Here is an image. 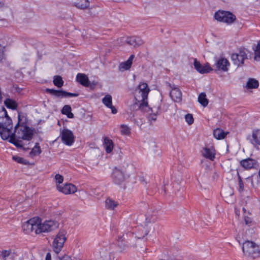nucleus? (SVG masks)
I'll return each mask as SVG.
<instances>
[{
    "label": "nucleus",
    "instance_id": "f257e3e1",
    "mask_svg": "<svg viewBox=\"0 0 260 260\" xmlns=\"http://www.w3.org/2000/svg\"><path fill=\"white\" fill-rule=\"evenodd\" d=\"M12 127L9 130L10 132L9 136L8 137L9 142L13 143L18 148H21L23 146L22 142L19 139L29 141L33 136L34 132L27 126H18L15 125L14 133H12Z\"/></svg>",
    "mask_w": 260,
    "mask_h": 260
},
{
    "label": "nucleus",
    "instance_id": "f03ea898",
    "mask_svg": "<svg viewBox=\"0 0 260 260\" xmlns=\"http://www.w3.org/2000/svg\"><path fill=\"white\" fill-rule=\"evenodd\" d=\"M150 89L147 83H140L135 90V99L139 103V108L144 109L148 105L147 96Z\"/></svg>",
    "mask_w": 260,
    "mask_h": 260
},
{
    "label": "nucleus",
    "instance_id": "7ed1b4c3",
    "mask_svg": "<svg viewBox=\"0 0 260 260\" xmlns=\"http://www.w3.org/2000/svg\"><path fill=\"white\" fill-rule=\"evenodd\" d=\"M242 250L245 256L252 259L260 256L259 246L253 241H245L243 244Z\"/></svg>",
    "mask_w": 260,
    "mask_h": 260
},
{
    "label": "nucleus",
    "instance_id": "20e7f679",
    "mask_svg": "<svg viewBox=\"0 0 260 260\" xmlns=\"http://www.w3.org/2000/svg\"><path fill=\"white\" fill-rule=\"evenodd\" d=\"M40 218L35 217L30 218L29 220L23 223L22 228V230L26 234H30L33 232L36 234H39Z\"/></svg>",
    "mask_w": 260,
    "mask_h": 260
},
{
    "label": "nucleus",
    "instance_id": "39448f33",
    "mask_svg": "<svg viewBox=\"0 0 260 260\" xmlns=\"http://www.w3.org/2000/svg\"><path fill=\"white\" fill-rule=\"evenodd\" d=\"M215 19L218 21L228 24L233 23L236 20V16L229 11L219 10L214 14Z\"/></svg>",
    "mask_w": 260,
    "mask_h": 260
},
{
    "label": "nucleus",
    "instance_id": "423d86ee",
    "mask_svg": "<svg viewBox=\"0 0 260 260\" xmlns=\"http://www.w3.org/2000/svg\"><path fill=\"white\" fill-rule=\"evenodd\" d=\"M66 239L67 238L64 231H59L55 236L53 241L52 246L53 251L56 254H58L61 250Z\"/></svg>",
    "mask_w": 260,
    "mask_h": 260
},
{
    "label": "nucleus",
    "instance_id": "0eeeda50",
    "mask_svg": "<svg viewBox=\"0 0 260 260\" xmlns=\"http://www.w3.org/2000/svg\"><path fill=\"white\" fill-rule=\"evenodd\" d=\"M58 222L55 220H48L42 223L41 219L40 218L39 230H38V231L39 232V234L49 232L58 228Z\"/></svg>",
    "mask_w": 260,
    "mask_h": 260
},
{
    "label": "nucleus",
    "instance_id": "6e6552de",
    "mask_svg": "<svg viewBox=\"0 0 260 260\" xmlns=\"http://www.w3.org/2000/svg\"><path fill=\"white\" fill-rule=\"evenodd\" d=\"M4 118H2L0 121V136L3 140H7L9 136V130L12 127V120L6 118V122H3Z\"/></svg>",
    "mask_w": 260,
    "mask_h": 260
},
{
    "label": "nucleus",
    "instance_id": "1a4fd4ad",
    "mask_svg": "<svg viewBox=\"0 0 260 260\" xmlns=\"http://www.w3.org/2000/svg\"><path fill=\"white\" fill-rule=\"evenodd\" d=\"M231 58L235 64L240 66L242 65L244 60L247 59V53L244 49H241L238 53L232 54Z\"/></svg>",
    "mask_w": 260,
    "mask_h": 260
},
{
    "label": "nucleus",
    "instance_id": "9d476101",
    "mask_svg": "<svg viewBox=\"0 0 260 260\" xmlns=\"http://www.w3.org/2000/svg\"><path fill=\"white\" fill-rule=\"evenodd\" d=\"M62 141L67 145L71 146L74 142V136L73 132L68 129H63L60 134Z\"/></svg>",
    "mask_w": 260,
    "mask_h": 260
},
{
    "label": "nucleus",
    "instance_id": "9b49d317",
    "mask_svg": "<svg viewBox=\"0 0 260 260\" xmlns=\"http://www.w3.org/2000/svg\"><path fill=\"white\" fill-rule=\"evenodd\" d=\"M56 188L59 192L64 194L74 193L77 190L76 186L71 183H66L64 185L57 184Z\"/></svg>",
    "mask_w": 260,
    "mask_h": 260
},
{
    "label": "nucleus",
    "instance_id": "f8f14e48",
    "mask_svg": "<svg viewBox=\"0 0 260 260\" xmlns=\"http://www.w3.org/2000/svg\"><path fill=\"white\" fill-rule=\"evenodd\" d=\"M46 91L47 93L54 95L56 97L58 98H63V97H69V96H78V94L77 93H73L71 92H68L64 90H55L53 89H49L47 88L46 89Z\"/></svg>",
    "mask_w": 260,
    "mask_h": 260
},
{
    "label": "nucleus",
    "instance_id": "ddd939ff",
    "mask_svg": "<svg viewBox=\"0 0 260 260\" xmlns=\"http://www.w3.org/2000/svg\"><path fill=\"white\" fill-rule=\"evenodd\" d=\"M112 178L115 184L119 185L125 181V176L123 172L116 168L113 171Z\"/></svg>",
    "mask_w": 260,
    "mask_h": 260
},
{
    "label": "nucleus",
    "instance_id": "4468645a",
    "mask_svg": "<svg viewBox=\"0 0 260 260\" xmlns=\"http://www.w3.org/2000/svg\"><path fill=\"white\" fill-rule=\"evenodd\" d=\"M193 65L196 70L201 74H205L209 73L212 70V68L210 67L209 63H206L205 65L201 64L197 58H194Z\"/></svg>",
    "mask_w": 260,
    "mask_h": 260
},
{
    "label": "nucleus",
    "instance_id": "2eb2a0df",
    "mask_svg": "<svg viewBox=\"0 0 260 260\" xmlns=\"http://www.w3.org/2000/svg\"><path fill=\"white\" fill-rule=\"evenodd\" d=\"M170 88H172L170 93V95L172 99L176 102H180L182 100V92L180 90L174 85L171 86L170 84Z\"/></svg>",
    "mask_w": 260,
    "mask_h": 260
},
{
    "label": "nucleus",
    "instance_id": "dca6fc26",
    "mask_svg": "<svg viewBox=\"0 0 260 260\" xmlns=\"http://www.w3.org/2000/svg\"><path fill=\"white\" fill-rule=\"evenodd\" d=\"M230 63L225 58L221 57L216 62L215 66L218 70L226 72L229 70Z\"/></svg>",
    "mask_w": 260,
    "mask_h": 260
},
{
    "label": "nucleus",
    "instance_id": "f3484780",
    "mask_svg": "<svg viewBox=\"0 0 260 260\" xmlns=\"http://www.w3.org/2000/svg\"><path fill=\"white\" fill-rule=\"evenodd\" d=\"M202 155L206 158L213 160L215 158V150L213 147L204 148L202 150Z\"/></svg>",
    "mask_w": 260,
    "mask_h": 260
},
{
    "label": "nucleus",
    "instance_id": "a211bd4d",
    "mask_svg": "<svg viewBox=\"0 0 260 260\" xmlns=\"http://www.w3.org/2000/svg\"><path fill=\"white\" fill-rule=\"evenodd\" d=\"M76 80L82 85L85 87L90 86V81L87 75L82 73H78L76 76Z\"/></svg>",
    "mask_w": 260,
    "mask_h": 260
},
{
    "label": "nucleus",
    "instance_id": "6ab92c4d",
    "mask_svg": "<svg viewBox=\"0 0 260 260\" xmlns=\"http://www.w3.org/2000/svg\"><path fill=\"white\" fill-rule=\"evenodd\" d=\"M250 140L253 145L260 146V129L252 132Z\"/></svg>",
    "mask_w": 260,
    "mask_h": 260
},
{
    "label": "nucleus",
    "instance_id": "aec40b11",
    "mask_svg": "<svg viewBox=\"0 0 260 260\" xmlns=\"http://www.w3.org/2000/svg\"><path fill=\"white\" fill-rule=\"evenodd\" d=\"M112 100L111 95L107 94L103 99L102 102L106 106L111 109L113 114H116L117 113V110L112 106Z\"/></svg>",
    "mask_w": 260,
    "mask_h": 260
},
{
    "label": "nucleus",
    "instance_id": "412c9836",
    "mask_svg": "<svg viewBox=\"0 0 260 260\" xmlns=\"http://www.w3.org/2000/svg\"><path fill=\"white\" fill-rule=\"evenodd\" d=\"M135 57L134 55H131L129 58L126 61L121 62L119 66L120 71H125L129 70L132 64L133 60Z\"/></svg>",
    "mask_w": 260,
    "mask_h": 260
},
{
    "label": "nucleus",
    "instance_id": "4be33fe9",
    "mask_svg": "<svg viewBox=\"0 0 260 260\" xmlns=\"http://www.w3.org/2000/svg\"><path fill=\"white\" fill-rule=\"evenodd\" d=\"M126 43L134 47H137L143 44V40L137 37H131L126 40Z\"/></svg>",
    "mask_w": 260,
    "mask_h": 260
},
{
    "label": "nucleus",
    "instance_id": "5701e85b",
    "mask_svg": "<svg viewBox=\"0 0 260 260\" xmlns=\"http://www.w3.org/2000/svg\"><path fill=\"white\" fill-rule=\"evenodd\" d=\"M241 166L245 169H250L254 167L255 164L254 160L251 158H247L240 161Z\"/></svg>",
    "mask_w": 260,
    "mask_h": 260
},
{
    "label": "nucleus",
    "instance_id": "b1692460",
    "mask_svg": "<svg viewBox=\"0 0 260 260\" xmlns=\"http://www.w3.org/2000/svg\"><path fill=\"white\" fill-rule=\"evenodd\" d=\"M73 4L79 9H84L89 7V2L88 0H75Z\"/></svg>",
    "mask_w": 260,
    "mask_h": 260
},
{
    "label": "nucleus",
    "instance_id": "393cba45",
    "mask_svg": "<svg viewBox=\"0 0 260 260\" xmlns=\"http://www.w3.org/2000/svg\"><path fill=\"white\" fill-rule=\"evenodd\" d=\"M104 146L107 153L111 152L113 149V143L112 141L108 137L104 138Z\"/></svg>",
    "mask_w": 260,
    "mask_h": 260
},
{
    "label": "nucleus",
    "instance_id": "a878e982",
    "mask_svg": "<svg viewBox=\"0 0 260 260\" xmlns=\"http://www.w3.org/2000/svg\"><path fill=\"white\" fill-rule=\"evenodd\" d=\"M160 107L158 105L157 106H154L151 108L152 112H154L153 114H150L149 116V119L150 121H155L157 118V115L160 112Z\"/></svg>",
    "mask_w": 260,
    "mask_h": 260
},
{
    "label": "nucleus",
    "instance_id": "bb28decb",
    "mask_svg": "<svg viewBox=\"0 0 260 260\" xmlns=\"http://www.w3.org/2000/svg\"><path fill=\"white\" fill-rule=\"evenodd\" d=\"M228 134V132H224L220 128H216L213 132L214 137L217 140L224 139Z\"/></svg>",
    "mask_w": 260,
    "mask_h": 260
},
{
    "label": "nucleus",
    "instance_id": "cd10ccee",
    "mask_svg": "<svg viewBox=\"0 0 260 260\" xmlns=\"http://www.w3.org/2000/svg\"><path fill=\"white\" fill-rule=\"evenodd\" d=\"M18 121L16 125L18 126H27V119L25 114L19 113L18 114Z\"/></svg>",
    "mask_w": 260,
    "mask_h": 260
},
{
    "label": "nucleus",
    "instance_id": "c85d7f7f",
    "mask_svg": "<svg viewBox=\"0 0 260 260\" xmlns=\"http://www.w3.org/2000/svg\"><path fill=\"white\" fill-rule=\"evenodd\" d=\"M118 205V203L111 199L108 198L105 201V206L107 209L113 210Z\"/></svg>",
    "mask_w": 260,
    "mask_h": 260
},
{
    "label": "nucleus",
    "instance_id": "c756f323",
    "mask_svg": "<svg viewBox=\"0 0 260 260\" xmlns=\"http://www.w3.org/2000/svg\"><path fill=\"white\" fill-rule=\"evenodd\" d=\"M4 103L8 108L16 109L17 107V102L10 98L6 99L4 102Z\"/></svg>",
    "mask_w": 260,
    "mask_h": 260
},
{
    "label": "nucleus",
    "instance_id": "7c9ffc66",
    "mask_svg": "<svg viewBox=\"0 0 260 260\" xmlns=\"http://www.w3.org/2000/svg\"><path fill=\"white\" fill-rule=\"evenodd\" d=\"M0 257L3 260H7L8 258L12 255L13 253L11 249H2L0 251Z\"/></svg>",
    "mask_w": 260,
    "mask_h": 260
},
{
    "label": "nucleus",
    "instance_id": "2f4dec72",
    "mask_svg": "<svg viewBox=\"0 0 260 260\" xmlns=\"http://www.w3.org/2000/svg\"><path fill=\"white\" fill-rule=\"evenodd\" d=\"M72 108L69 105H65L63 106L61 110V113L63 114L66 115L69 118L74 117V114L71 112Z\"/></svg>",
    "mask_w": 260,
    "mask_h": 260
},
{
    "label": "nucleus",
    "instance_id": "473e14b6",
    "mask_svg": "<svg viewBox=\"0 0 260 260\" xmlns=\"http://www.w3.org/2000/svg\"><path fill=\"white\" fill-rule=\"evenodd\" d=\"M41 152L42 151L39 146V144L37 143L30 152L29 155L33 157L41 154Z\"/></svg>",
    "mask_w": 260,
    "mask_h": 260
},
{
    "label": "nucleus",
    "instance_id": "72a5a7b5",
    "mask_svg": "<svg viewBox=\"0 0 260 260\" xmlns=\"http://www.w3.org/2000/svg\"><path fill=\"white\" fill-rule=\"evenodd\" d=\"M198 102L204 107H206L208 104V100L206 98L205 93L202 92L199 95Z\"/></svg>",
    "mask_w": 260,
    "mask_h": 260
},
{
    "label": "nucleus",
    "instance_id": "f704fd0d",
    "mask_svg": "<svg viewBox=\"0 0 260 260\" xmlns=\"http://www.w3.org/2000/svg\"><path fill=\"white\" fill-rule=\"evenodd\" d=\"M258 82L254 79H250L247 82L246 87L247 88H257L258 86Z\"/></svg>",
    "mask_w": 260,
    "mask_h": 260
},
{
    "label": "nucleus",
    "instance_id": "c9c22d12",
    "mask_svg": "<svg viewBox=\"0 0 260 260\" xmlns=\"http://www.w3.org/2000/svg\"><path fill=\"white\" fill-rule=\"evenodd\" d=\"M53 82L54 85L59 88L62 87L63 84V81L60 76H55L54 77Z\"/></svg>",
    "mask_w": 260,
    "mask_h": 260
},
{
    "label": "nucleus",
    "instance_id": "e433bc0d",
    "mask_svg": "<svg viewBox=\"0 0 260 260\" xmlns=\"http://www.w3.org/2000/svg\"><path fill=\"white\" fill-rule=\"evenodd\" d=\"M120 133L122 135L128 136L131 134V128L125 124H121L120 126Z\"/></svg>",
    "mask_w": 260,
    "mask_h": 260
},
{
    "label": "nucleus",
    "instance_id": "4c0bfd02",
    "mask_svg": "<svg viewBox=\"0 0 260 260\" xmlns=\"http://www.w3.org/2000/svg\"><path fill=\"white\" fill-rule=\"evenodd\" d=\"M254 51V59L257 61L260 60V41L258 42Z\"/></svg>",
    "mask_w": 260,
    "mask_h": 260
},
{
    "label": "nucleus",
    "instance_id": "58836bf2",
    "mask_svg": "<svg viewBox=\"0 0 260 260\" xmlns=\"http://www.w3.org/2000/svg\"><path fill=\"white\" fill-rule=\"evenodd\" d=\"M5 47L0 44V62H2L5 60Z\"/></svg>",
    "mask_w": 260,
    "mask_h": 260
},
{
    "label": "nucleus",
    "instance_id": "ea45409f",
    "mask_svg": "<svg viewBox=\"0 0 260 260\" xmlns=\"http://www.w3.org/2000/svg\"><path fill=\"white\" fill-rule=\"evenodd\" d=\"M185 119L186 122L189 124L191 125L193 123L194 119L191 114H187L185 116Z\"/></svg>",
    "mask_w": 260,
    "mask_h": 260
},
{
    "label": "nucleus",
    "instance_id": "a19ab883",
    "mask_svg": "<svg viewBox=\"0 0 260 260\" xmlns=\"http://www.w3.org/2000/svg\"><path fill=\"white\" fill-rule=\"evenodd\" d=\"M55 182H56V185L57 184L60 185V184L62 183V182L63 181V177L60 174H56L55 176Z\"/></svg>",
    "mask_w": 260,
    "mask_h": 260
},
{
    "label": "nucleus",
    "instance_id": "79ce46f5",
    "mask_svg": "<svg viewBox=\"0 0 260 260\" xmlns=\"http://www.w3.org/2000/svg\"><path fill=\"white\" fill-rule=\"evenodd\" d=\"M222 193L225 198H227L228 196H233L234 193L233 190L230 188H228L226 190H223Z\"/></svg>",
    "mask_w": 260,
    "mask_h": 260
},
{
    "label": "nucleus",
    "instance_id": "37998d69",
    "mask_svg": "<svg viewBox=\"0 0 260 260\" xmlns=\"http://www.w3.org/2000/svg\"><path fill=\"white\" fill-rule=\"evenodd\" d=\"M238 180H239V191H242L244 190V185L242 182V178L239 174L238 173Z\"/></svg>",
    "mask_w": 260,
    "mask_h": 260
},
{
    "label": "nucleus",
    "instance_id": "c03bdc74",
    "mask_svg": "<svg viewBox=\"0 0 260 260\" xmlns=\"http://www.w3.org/2000/svg\"><path fill=\"white\" fill-rule=\"evenodd\" d=\"M13 159L15 160L16 161L19 162V163H20V164H25L26 162H25V160L24 159L22 158V157H19V156H13Z\"/></svg>",
    "mask_w": 260,
    "mask_h": 260
},
{
    "label": "nucleus",
    "instance_id": "a18cd8bd",
    "mask_svg": "<svg viewBox=\"0 0 260 260\" xmlns=\"http://www.w3.org/2000/svg\"><path fill=\"white\" fill-rule=\"evenodd\" d=\"M244 222H245V223L246 225H249V224L251 222V218L250 217H245V218H244Z\"/></svg>",
    "mask_w": 260,
    "mask_h": 260
},
{
    "label": "nucleus",
    "instance_id": "49530a36",
    "mask_svg": "<svg viewBox=\"0 0 260 260\" xmlns=\"http://www.w3.org/2000/svg\"><path fill=\"white\" fill-rule=\"evenodd\" d=\"M60 260H72L71 257L69 255H64L60 258Z\"/></svg>",
    "mask_w": 260,
    "mask_h": 260
},
{
    "label": "nucleus",
    "instance_id": "de8ad7c7",
    "mask_svg": "<svg viewBox=\"0 0 260 260\" xmlns=\"http://www.w3.org/2000/svg\"><path fill=\"white\" fill-rule=\"evenodd\" d=\"M100 255L101 257L103 258L104 260H107L108 259L107 256L104 253V251L103 252H100Z\"/></svg>",
    "mask_w": 260,
    "mask_h": 260
},
{
    "label": "nucleus",
    "instance_id": "09e8293b",
    "mask_svg": "<svg viewBox=\"0 0 260 260\" xmlns=\"http://www.w3.org/2000/svg\"><path fill=\"white\" fill-rule=\"evenodd\" d=\"M45 260H51V255L50 253H47L46 255Z\"/></svg>",
    "mask_w": 260,
    "mask_h": 260
}]
</instances>
